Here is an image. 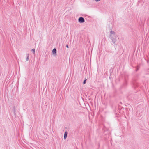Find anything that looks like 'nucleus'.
Wrapping results in <instances>:
<instances>
[{
  "instance_id": "nucleus-1",
  "label": "nucleus",
  "mask_w": 149,
  "mask_h": 149,
  "mask_svg": "<svg viewBox=\"0 0 149 149\" xmlns=\"http://www.w3.org/2000/svg\"><path fill=\"white\" fill-rule=\"evenodd\" d=\"M117 36L116 35L115 33L113 31L111 30L110 31L109 37L111 39V40L113 43H115L116 42V39Z\"/></svg>"
},
{
  "instance_id": "nucleus-2",
  "label": "nucleus",
  "mask_w": 149,
  "mask_h": 149,
  "mask_svg": "<svg viewBox=\"0 0 149 149\" xmlns=\"http://www.w3.org/2000/svg\"><path fill=\"white\" fill-rule=\"evenodd\" d=\"M85 21L84 18L82 17H80L78 19V22L80 23H84Z\"/></svg>"
},
{
  "instance_id": "nucleus-3",
  "label": "nucleus",
  "mask_w": 149,
  "mask_h": 149,
  "mask_svg": "<svg viewBox=\"0 0 149 149\" xmlns=\"http://www.w3.org/2000/svg\"><path fill=\"white\" fill-rule=\"evenodd\" d=\"M52 53L53 54V55L54 56H55L56 55V52H57V50L55 48H54L52 52Z\"/></svg>"
},
{
  "instance_id": "nucleus-4",
  "label": "nucleus",
  "mask_w": 149,
  "mask_h": 149,
  "mask_svg": "<svg viewBox=\"0 0 149 149\" xmlns=\"http://www.w3.org/2000/svg\"><path fill=\"white\" fill-rule=\"evenodd\" d=\"M67 132L66 131H65V133H64V140H65L66 139V138H67Z\"/></svg>"
},
{
  "instance_id": "nucleus-5",
  "label": "nucleus",
  "mask_w": 149,
  "mask_h": 149,
  "mask_svg": "<svg viewBox=\"0 0 149 149\" xmlns=\"http://www.w3.org/2000/svg\"><path fill=\"white\" fill-rule=\"evenodd\" d=\"M29 54H26V60L27 61H28L29 60Z\"/></svg>"
},
{
  "instance_id": "nucleus-6",
  "label": "nucleus",
  "mask_w": 149,
  "mask_h": 149,
  "mask_svg": "<svg viewBox=\"0 0 149 149\" xmlns=\"http://www.w3.org/2000/svg\"><path fill=\"white\" fill-rule=\"evenodd\" d=\"M86 79L84 80V81L83 82V84H85L86 83Z\"/></svg>"
},
{
  "instance_id": "nucleus-7",
  "label": "nucleus",
  "mask_w": 149,
  "mask_h": 149,
  "mask_svg": "<svg viewBox=\"0 0 149 149\" xmlns=\"http://www.w3.org/2000/svg\"><path fill=\"white\" fill-rule=\"evenodd\" d=\"M32 51L33 52V53H35V49H32Z\"/></svg>"
},
{
  "instance_id": "nucleus-8",
  "label": "nucleus",
  "mask_w": 149,
  "mask_h": 149,
  "mask_svg": "<svg viewBox=\"0 0 149 149\" xmlns=\"http://www.w3.org/2000/svg\"><path fill=\"white\" fill-rule=\"evenodd\" d=\"M139 68H137L136 70V71H137L138 70H139Z\"/></svg>"
},
{
  "instance_id": "nucleus-9",
  "label": "nucleus",
  "mask_w": 149,
  "mask_h": 149,
  "mask_svg": "<svg viewBox=\"0 0 149 149\" xmlns=\"http://www.w3.org/2000/svg\"><path fill=\"white\" fill-rule=\"evenodd\" d=\"M66 47H67V48H69L68 45H67L66 46Z\"/></svg>"
},
{
  "instance_id": "nucleus-10",
  "label": "nucleus",
  "mask_w": 149,
  "mask_h": 149,
  "mask_svg": "<svg viewBox=\"0 0 149 149\" xmlns=\"http://www.w3.org/2000/svg\"><path fill=\"white\" fill-rule=\"evenodd\" d=\"M95 0L96 1H100V0Z\"/></svg>"
}]
</instances>
